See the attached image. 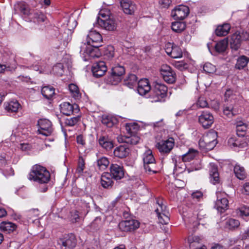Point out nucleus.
<instances>
[{
    "instance_id": "nucleus-30",
    "label": "nucleus",
    "mask_w": 249,
    "mask_h": 249,
    "mask_svg": "<svg viewBox=\"0 0 249 249\" xmlns=\"http://www.w3.org/2000/svg\"><path fill=\"white\" fill-rule=\"evenodd\" d=\"M101 183L104 188L111 187L113 183L112 178L108 172L104 173L101 178Z\"/></svg>"
},
{
    "instance_id": "nucleus-58",
    "label": "nucleus",
    "mask_w": 249,
    "mask_h": 249,
    "mask_svg": "<svg viewBox=\"0 0 249 249\" xmlns=\"http://www.w3.org/2000/svg\"><path fill=\"white\" fill-rule=\"evenodd\" d=\"M208 103L205 98L200 97L198 98L196 105L197 107L200 108L206 107L208 106Z\"/></svg>"
},
{
    "instance_id": "nucleus-9",
    "label": "nucleus",
    "mask_w": 249,
    "mask_h": 249,
    "mask_svg": "<svg viewBox=\"0 0 249 249\" xmlns=\"http://www.w3.org/2000/svg\"><path fill=\"white\" fill-rule=\"evenodd\" d=\"M175 145L174 139L171 137L166 140H162L156 144V147L162 154L168 155Z\"/></svg>"
},
{
    "instance_id": "nucleus-38",
    "label": "nucleus",
    "mask_w": 249,
    "mask_h": 249,
    "mask_svg": "<svg viewBox=\"0 0 249 249\" xmlns=\"http://www.w3.org/2000/svg\"><path fill=\"white\" fill-rule=\"evenodd\" d=\"M197 151L194 149H189L188 151L182 156V160L183 162H189L194 159L197 155Z\"/></svg>"
},
{
    "instance_id": "nucleus-31",
    "label": "nucleus",
    "mask_w": 249,
    "mask_h": 249,
    "mask_svg": "<svg viewBox=\"0 0 249 249\" xmlns=\"http://www.w3.org/2000/svg\"><path fill=\"white\" fill-rule=\"evenodd\" d=\"M228 205L229 201L227 198H218L215 202V207L218 211L222 213L228 209Z\"/></svg>"
},
{
    "instance_id": "nucleus-61",
    "label": "nucleus",
    "mask_w": 249,
    "mask_h": 249,
    "mask_svg": "<svg viewBox=\"0 0 249 249\" xmlns=\"http://www.w3.org/2000/svg\"><path fill=\"white\" fill-rule=\"evenodd\" d=\"M234 94L233 91L230 89H227L224 94L225 101H231V100L234 98Z\"/></svg>"
},
{
    "instance_id": "nucleus-11",
    "label": "nucleus",
    "mask_w": 249,
    "mask_h": 249,
    "mask_svg": "<svg viewBox=\"0 0 249 249\" xmlns=\"http://www.w3.org/2000/svg\"><path fill=\"white\" fill-rule=\"evenodd\" d=\"M37 124L39 127L37 131L39 134L49 136L53 132L52 123L48 119H41L38 121Z\"/></svg>"
},
{
    "instance_id": "nucleus-6",
    "label": "nucleus",
    "mask_w": 249,
    "mask_h": 249,
    "mask_svg": "<svg viewBox=\"0 0 249 249\" xmlns=\"http://www.w3.org/2000/svg\"><path fill=\"white\" fill-rule=\"evenodd\" d=\"M249 39V33L244 30L237 31L231 37L230 45L232 50L237 51L243 41Z\"/></svg>"
},
{
    "instance_id": "nucleus-37",
    "label": "nucleus",
    "mask_w": 249,
    "mask_h": 249,
    "mask_svg": "<svg viewBox=\"0 0 249 249\" xmlns=\"http://www.w3.org/2000/svg\"><path fill=\"white\" fill-rule=\"evenodd\" d=\"M186 28V24L183 21H175L171 25L172 30L177 33H181Z\"/></svg>"
},
{
    "instance_id": "nucleus-63",
    "label": "nucleus",
    "mask_w": 249,
    "mask_h": 249,
    "mask_svg": "<svg viewBox=\"0 0 249 249\" xmlns=\"http://www.w3.org/2000/svg\"><path fill=\"white\" fill-rule=\"evenodd\" d=\"M85 168V162L82 158H80L78 161V166L76 169V172L79 173L83 172Z\"/></svg>"
},
{
    "instance_id": "nucleus-33",
    "label": "nucleus",
    "mask_w": 249,
    "mask_h": 249,
    "mask_svg": "<svg viewBox=\"0 0 249 249\" xmlns=\"http://www.w3.org/2000/svg\"><path fill=\"white\" fill-rule=\"evenodd\" d=\"M16 228V225L10 222L4 221L0 223V231L7 233L13 232Z\"/></svg>"
},
{
    "instance_id": "nucleus-20",
    "label": "nucleus",
    "mask_w": 249,
    "mask_h": 249,
    "mask_svg": "<svg viewBox=\"0 0 249 249\" xmlns=\"http://www.w3.org/2000/svg\"><path fill=\"white\" fill-rule=\"evenodd\" d=\"M107 71V67L104 61H99L94 64L92 72L94 76L100 77L103 76Z\"/></svg>"
},
{
    "instance_id": "nucleus-48",
    "label": "nucleus",
    "mask_w": 249,
    "mask_h": 249,
    "mask_svg": "<svg viewBox=\"0 0 249 249\" xmlns=\"http://www.w3.org/2000/svg\"><path fill=\"white\" fill-rule=\"evenodd\" d=\"M61 45L63 47H66L68 43L71 41V35H69V33L64 32L61 36L60 38Z\"/></svg>"
},
{
    "instance_id": "nucleus-21",
    "label": "nucleus",
    "mask_w": 249,
    "mask_h": 249,
    "mask_svg": "<svg viewBox=\"0 0 249 249\" xmlns=\"http://www.w3.org/2000/svg\"><path fill=\"white\" fill-rule=\"evenodd\" d=\"M102 41L103 39L101 35L96 31H90L87 36V45H91L94 44L100 45V44L102 42Z\"/></svg>"
},
{
    "instance_id": "nucleus-22",
    "label": "nucleus",
    "mask_w": 249,
    "mask_h": 249,
    "mask_svg": "<svg viewBox=\"0 0 249 249\" xmlns=\"http://www.w3.org/2000/svg\"><path fill=\"white\" fill-rule=\"evenodd\" d=\"M111 177L117 180L122 178L124 176L123 167L117 164H112L110 166V173Z\"/></svg>"
},
{
    "instance_id": "nucleus-7",
    "label": "nucleus",
    "mask_w": 249,
    "mask_h": 249,
    "mask_svg": "<svg viewBox=\"0 0 249 249\" xmlns=\"http://www.w3.org/2000/svg\"><path fill=\"white\" fill-rule=\"evenodd\" d=\"M156 203L158 206L155 210V212L157 214L159 223L162 224H168L170 220L169 213L166 206L163 204L161 199H156Z\"/></svg>"
},
{
    "instance_id": "nucleus-60",
    "label": "nucleus",
    "mask_w": 249,
    "mask_h": 249,
    "mask_svg": "<svg viewBox=\"0 0 249 249\" xmlns=\"http://www.w3.org/2000/svg\"><path fill=\"white\" fill-rule=\"evenodd\" d=\"M53 71L58 75H62L63 72L62 64L61 63L56 64L53 67Z\"/></svg>"
},
{
    "instance_id": "nucleus-64",
    "label": "nucleus",
    "mask_w": 249,
    "mask_h": 249,
    "mask_svg": "<svg viewBox=\"0 0 249 249\" xmlns=\"http://www.w3.org/2000/svg\"><path fill=\"white\" fill-rule=\"evenodd\" d=\"M192 196L194 200L200 201L203 198V194L201 191H197L192 193Z\"/></svg>"
},
{
    "instance_id": "nucleus-19",
    "label": "nucleus",
    "mask_w": 249,
    "mask_h": 249,
    "mask_svg": "<svg viewBox=\"0 0 249 249\" xmlns=\"http://www.w3.org/2000/svg\"><path fill=\"white\" fill-rule=\"evenodd\" d=\"M97 22L102 28L106 30L114 31L117 27V23L115 20L110 18L107 19H102L98 18Z\"/></svg>"
},
{
    "instance_id": "nucleus-27",
    "label": "nucleus",
    "mask_w": 249,
    "mask_h": 249,
    "mask_svg": "<svg viewBox=\"0 0 249 249\" xmlns=\"http://www.w3.org/2000/svg\"><path fill=\"white\" fill-rule=\"evenodd\" d=\"M209 172L211 181L213 184L219 182V173L217 166L214 163H210L209 166Z\"/></svg>"
},
{
    "instance_id": "nucleus-35",
    "label": "nucleus",
    "mask_w": 249,
    "mask_h": 249,
    "mask_svg": "<svg viewBox=\"0 0 249 249\" xmlns=\"http://www.w3.org/2000/svg\"><path fill=\"white\" fill-rule=\"evenodd\" d=\"M42 95L47 99H50L55 94V89L51 86H45L41 89Z\"/></svg>"
},
{
    "instance_id": "nucleus-40",
    "label": "nucleus",
    "mask_w": 249,
    "mask_h": 249,
    "mask_svg": "<svg viewBox=\"0 0 249 249\" xmlns=\"http://www.w3.org/2000/svg\"><path fill=\"white\" fill-rule=\"evenodd\" d=\"M137 83V77L135 74H129L124 80V85L132 88Z\"/></svg>"
},
{
    "instance_id": "nucleus-51",
    "label": "nucleus",
    "mask_w": 249,
    "mask_h": 249,
    "mask_svg": "<svg viewBox=\"0 0 249 249\" xmlns=\"http://www.w3.org/2000/svg\"><path fill=\"white\" fill-rule=\"evenodd\" d=\"M247 130L246 125L242 122H239L236 125V133L239 136H244Z\"/></svg>"
},
{
    "instance_id": "nucleus-42",
    "label": "nucleus",
    "mask_w": 249,
    "mask_h": 249,
    "mask_svg": "<svg viewBox=\"0 0 249 249\" xmlns=\"http://www.w3.org/2000/svg\"><path fill=\"white\" fill-rule=\"evenodd\" d=\"M240 222L233 218L227 219L225 222V227L230 230H234L238 228Z\"/></svg>"
},
{
    "instance_id": "nucleus-49",
    "label": "nucleus",
    "mask_w": 249,
    "mask_h": 249,
    "mask_svg": "<svg viewBox=\"0 0 249 249\" xmlns=\"http://www.w3.org/2000/svg\"><path fill=\"white\" fill-rule=\"evenodd\" d=\"M143 166L145 172L149 175L155 174L158 172V169L156 165V163L143 164Z\"/></svg>"
},
{
    "instance_id": "nucleus-32",
    "label": "nucleus",
    "mask_w": 249,
    "mask_h": 249,
    "mask_svg": "<svg viewBox=\"0 0 249 249\" xmlns=\"http://www.w3.org/2000/svg\"><path fill=\"white\" fill-rule=\"evenodd\" d=\"M230 29V24L228 23H225L223 25L218 26L215 31V33L216 35L217 36H225L229 33Z\"/></svg>"
},
{
    "instance_id": "nucleus-12",
    "label": "nucleus",
    "mask_w": 249,
    "mask_h": 249,
    "mask_svg": "<svg viewBox=\"0 0 249 249\" xmlns=\"http://www.w3.org/2000/svg\"><path fill=\"white\" fill-rule=\"evenodd\" d=\"M160 73L164 80L167 83L172 84L176 81V73L168 65H162L160 70Z\"/></svg>"
},
{
    "instance_id": "nucleus-24",
    "label": "nucleus",
    "mask_w": 249,
    "mask_h": 249,
    "mask_svg": "<svg viewBox=\"0 0 249 249\" xmlns=\"http://www.w3.org/2000/svg\"><path fill=\"white\" fill-rule=\"evenodd\" d=\"M151 86L147 79H142L138 82L137 91L142 95H145L149 92Z\"/></svg>"
},
{
    "instance_id": "nucleus-23",
    "label": "nucleus",
    "mask_w": 249,
    "mask_h": 249,
    "mask_svg": "<svg viewBox=\"0 0 249 249\" xmlns=\"http://www.w3.org/2000/svg\"><path fill=\"white\" fill-rule=\"evenodd\" d=\"M87 199H81L78 200V209L81 215L85 216L90 211L89 203L88 200L91 199L90 197L86 196Z\"/></svg>"
},
{
    "instance_id": "nucleus-29",
    "label": "nucleus",
    "mask_w": 249,
    "mask_h": 249,
    "mask_svg": "<svg viewBox=\"0 0 249 249\" xmlns=\"http://www.w3.org/2000/svg\"><path fill=\"white\" fill-rule=\"evenodd\" d=\"M5 109L9 113H16L21 107L17 101H11L4 104Z\"/></svg>"
},
{
    "instance_id": "nucleus-8",
    "label": "nucleus",
    "mask_w": 249,
    "mask_h": 249,
    "mask_svg": "<svg viewBox=\"0 0 249 249\" xmlns=\"http://www.w3.org/2000/svg\"><path fill=\"white\" fill-rule=\"evenodd\" d=\"M125 73L124 66L117 65L111 68L110 76L107 79V82L111 85L117 84L122 79Z\"/></svg>"
},
{
    "instance_id": "nucleus-5",
    "label": "nucleus",
    "mask_w": 249,
    "mask_h": 249,
    "mask_svg": "<svg viewBox=\"0 0 249 249\" xmlns=\"http://www.w3.org/2000/svg\"><path fill=\"white\" fill-rule=\"evenodd\" d=\"M217 133L215 131H210L199 141L200 147L207 150L213 149L217 144Z\"/></svg>"
},
{
    "instance_id": "nucleus-4",
    "label": "nucleus",
    "mask_w": 249,
    "mask_h": 249,
    "mask_svg": "<svg viewBox=\"0 0 249 249\" xmlns=\"http://www.w3.org/2000/svg\"><path fill=\"white\" fill-rule=\"evenodd\" d=\"M167 94V87L160 82L156 81L154 83V87L152 89L150 97L152 102H161L166 97Z\"/></svg>"
},
{
    "instance_id": "nucleus-54",
    "label": "nucleus",
    "mask_w": 249,
    "mask_h": 249,
    "mask_svg": "<svg viewBox=\"0 0 249 249\" xmlns=\"http://www.w3.org/2000/svg\"><path fill=\"white\" fill-rule=\"evenodd\" d=\"M228 145L231 147H240L241 143L236 137H231L228 140Z\"/></svg>"
},
{
    "instance_id": "nucleus-16",
    "label": "nucleus",
    "mask_w": 249,
    "mask_h": 249,
    "mask_svg": "<svg viewBox=\"0 0 249 249\" xmlns=\"http://www.w3.org/2000/svg\"><path fill=\"white\" fill-rule=\"evenodd\" d=\"M165 50L167 54L174 58H180L182 56L181 49L178 46L168 43L165 45Z\"/></svg>"
},
{
    "instance_id": "nucleus-45",
    "label": "nucleus",
    "mask_w": 249,
    "mask_h": 249,
    "mask_svg": "<svg viewBox=\"0 0 249 249\" xmlns=\"http://www.w3.org/2000/svg\"><path fill=\"white\" fill-rule=\"evenodd\" d=\"M69 89L71 96L75 99H78L81 97L78 87L74 84H71L69 86Z\"/></svg>"
},
{
    "instance_id": "nucleus-18",
    "label": "nucleus",
    "mask_w": 249,
    "mask_h": 249,
    "mask_svg": "<svg viewBox=\"0 0 249 249\" xmlns=\"http://www.w3.org/2000/svg\"><path fill=\"white\" fill-rule=\"evenodd\" d=\"M60 109L61 112L67 116H70L74 112L77 113L79 111L77 105H72L69 102H64L60 104Z\"/></svg>"
},
{
    "instance_id": "nucleus-50",
    "label": "nucleus",
    "mask_w": 249,
    "mask_h": 249,
    "mask_svg": "<svg viewBox=\"0 0 249 249\" xmlns=\"http://www.w3.org/2000/svg\"><path fill=\"white\" fill-rule=\"evenodd\" d=\"M223 113L228 118H231L234 116L236 112L232 106H225L223 108Z\"/></svg>"
},
{
    "instance_id": "nucleus-14",
    "label": "nucleus",
    "mask_w": 249,
    "mask_h": 249,
    "mask_svg": "<svg viewBox=\"0 0 249 249\" xmlns=\"http://www.w3.org/2000/svg\"><path fill=\"white\" fill-rule=\"evenodd\" d=\"M188 6L180 5L176 7L171 12V16L176 20H183L189 14Z\"/></svg>"
},
{
    "instance_id": "nucleus-3",
    "label": "nucleus",
    "mask_w": 249,
    "mask_h": 249,
    "mask_svg": "<svg viewBox=\"0 0 249 249\" xmlns=\"http://www.w3.org/2000/svg\"><path fill=\"white\" fill-rule=\"evenodd\" d=\"M20 11L24 15L28 17L31 21L35 23L40 24L46 19V17L41 12L31 10L26 5L23 4L20 6Z\"/></svg>"
},
{
    "instance_id": "nucleus-34",
    "label": "nucleus",
    "mask_w": 249,
    "mask_h": 249,
    "mask_svg": "<svg viewBox=\"0 0 249 249\" xmlns=\"http://www.w3.org/2000/svg\"><path fill=\"white\" fill-rule=\"evenodd\" d=\"M109 164V161L107 158L101 157L98 158L96 161L97 168L101 171L106 170Z\"/></svg>"
},
{
    "instance_id": "nucleus-47",
    "label": "nucleus",
    "mask_w": 249,
    "mask_h": 249,
    "mask_svg": "<svg viewBox=\"0 0 249 249\" xmlns=\"http://www.w3.org/2000/svg\"><path fill=\"white\" fill-rule=\"evenodd\" d=\"M143 161V164L155 163V159L152 155L151 151H148L144 154Z\"/></svg>"
},
{
    "instance_id": "nucleus-53",
    "label": "nucleus",
    "mask_w": 249,
    "mask_h": 249,
    "mask_svg": "<svg viewBox=\"0 0 249 249\" xmlns=\"http://www.w3.org/2000/svg\"><path fill=\"white\" fill-rule=\"evenodd\" d=\"M114 48L111 45H108L105 48L104 54L108 58H112L114 56Z\"/></svg>"
},
{
    "instance_id": "nucleus-26",
    "label": "nucleus",
    "mask_w": 249,
    "mask_h": 249,
    "mask_svg": "<svg viewBox=\"0 0 249 249\" xmlns=\"http://www.w3.org/2000/svg\"><path fill=\"white\" fill-rule=\"evenodd\" d=\"M130 150L125 145H120L116 147L113 151L115 157L119 159H123L128 156Z\"/></svg>"
},
{
    "instance_id": "nucleus-39",
    "label": "nucleus",
    "mask_w": 249,
    "mask_h": 249,
    "mask_svg": "<svg viewBox=\"0 0 249 249\" xmlns=\"http://www.w3.org/2000/svg\"><path fill=\"white\" fill-rule=\"evenodd\" d=\"M228 44V38H225L216 43L214 46L215 51L221 53L225 51Z\"/></svg>"
},
{
    "instance_id": "nucleus-41",
    "label": "nucleus",
    "mask_w": 249,
    "mask_h": 249,
    "mask_svg": "<svg viewBox=\"0 0 249 249\" xmlns=\"http://www.w3.org/2000/svg\"><path fill=\"white\" fill-rule=\"evenodd\" d=\"M234 172L236 177L239 179H244L247 176L246 171L243 167L236 164L234 168Z\"/></svg>"
},
{
    "instance_id": "nucleus-56",
    "label": "nucleus",
    "mask_w": 249,
    "mask_h": 249,
    "mask_svg": "<svg viewBox=\"0 0 249 249\" xmlns=\"http://www.w3.org/2000/svg\"><path fill=\"white\" fill-rule=\"evenodd\" d=\"M203 70L207 73H213L215 70V67L210 63H206L203 66Z\"/></svg>"
},
{
    "instance_id": "nucleus-28",
    "label": "nucleus",
    "mask_w": 249,
    "mask_h": 249,
    "mask_svg": "<svg viewBox=\"0 0 249 249\" xmlns=\"http://www.w3.org/2000/svg\"><path fill=\"white\" fill-rule=\"evenodd\" d=\"M99 143L101 146L106 150H110L113 147V143L107 136H101L98 140Z\"/></svg>"
},
{
    "instance_id": "nucleus-43",
    "label": "nucleus",
    "mask_w": 249,
    "mask_h": 249,
    "mask_svg": "<svg viewBox=\"0 0 249 249\" xmlns=\"http://www.w3.org/2000/svg\"><path fill=\"white\" fill-rule=\"evenodd\" d=\"M249 62V58L245 55H242L237 60L235 68L238 70L244 68Z\"/></svg>"
},
{
    "instance_id": "nucleus-17",
    "label": "nucleus",
    "mask_w": 249,
    "mask_h": 249,
    "mask_svg": "<svg viewBox=\"0 0 249 249\" xmlns=\"http://www.w3.org/2000/svg\"><path fill=\"white\" fill-rule=\"evenodd\" d=\"M117 139L120 143H126L132 145L137 144L140 141V138L137 134L120 135L118 136Z\"/></svg>"
},
{
    "instance_id": "nucleus-15",
    "label": "nucleus",
    "mask_w": 249,
    "mask_h": 249,
    "mask_svg": "<svg viewBox=\"0 0 249 249\" xmlns=\"http://www.w3.org/2000/svg\"><path fill=\"white\" fill-rule=\"evenodd\" d=\"M77 241L73 234L67 235L60 240L59 244L61 249H73L76 245Z\"/></svg>"
},
{
    "instance_id": "nucleus-25",
    "label": "nucleus",
    "mask_w": 249,
    "mask_h": 249,
    "mask_svg": "<svg viewBox=\"0 0 249 249\" xmlns=\"http://www.w3.org/2000/svg\"><path fill=\"white\" fill-rule=\"evenodd\" d=\"M120 4L124 12L126 14H133L136 9V4L130 0H121Z\"/></svg>"
},
{
    "instance_id": "nucleus-2",
    "label": "nucleus",
    "mask_w": 249,
    "mask_h": 249,
    "mask_svg": "<svg viewBox=\"0 0 249 249\" xmlns=\"http://www.w3.org/2000/svg\"><path fill=\"white\" fill-rule=\"evenodd\" d=\"M101 45L94 44L87 45L85 43L81 47L80 52L83 55L85 61H90L93 59L99 57L101 53L99 47Z\"/></svg>"
},
{
    "instance_id": "nucleus-46",
    "label": "nucleus",
    "mask_w": 249,
    "mask_h": 249,
    "mask_svg": "<svg viewBox=\"0 0 249 249\" xmlns=\"http://www.w3.org/2000/svg\"><path fill=\"white\" fill-rule=\"evenodd\" d=\"M139 125L137 123H127L125 125V129L127 132V134H137L139 130Z\"/></svg>"
},
{
    "instance_id": "nucleus-13",
    "label": "nucleus",
    "mask_w": 249,
    "mask_h": 249,
    "mask_svg": "<svg viewBox=\"0 0 249 249\" xmlns=\"http://www.w3.org/2000/svg\"><path fill=\"white\" fill-rule=\"evenodd\" d=\"M198 122L203 128L207 129L213 124L214 117L209 111H203L198 116Z\"/></svg>"
},
{
    "instance_id": "nucleus-62",
    "label": "nucleus",
    "mask_w": 249,
    "mask_h": 249,
    "mask_svg": "<svg viewBox=\"0 0 249 249\" xmlns=\"http://www.w3.org/2000/svg\"><path fill=\"white\" fill-rule=\"evenodd\" d=\"M79 213L78 210H74L71 212V220L72 222H76L79 219Z\"/></svg>"
},
{
    "instance_id": "nucleus-44",
    "label": "nucleus",
    "mask_w": 249,
    "mask_h": 249,
    "mask_svg": "<svg viewBox=\"0 0 249 249\" xmlns=\"http://www.w3.org/2000/svg\"><path fill=\"white\" fill-rule=\"evenodd\" d=\"M199 238L197 236L189 237L188 241L190 243V248L191 249H205L204 247L199 245Z\"/></svg>"
},
{
    "instance_id": "nucleus-57",
    "label": "nucleus",
    "mask_w": 249,
    "mask_h": 249,
    "mask_svg": "<svg viewBox=\"0 0 249 249\" xmlns=\"http://www.w3.org/2000/svg\"><path fill=\"white\" fill-rule=\"evenodd\" d=\"M173 65L178 70L182 71L187 68L188 65L184 61H174Z\"/></svg>"
},
{
    "instance_id": "nucleus-55",
    "label": "nucleus",
    "mask_w": 249,
    "mask_h": 249,
    "mask_svg": "<svg viewBox=\"0 0 249 249\" xmlns=\"http://www.w3.org/2000/svg\"><path fill=\"white\" fill-rule=\"evenodd\" d=\"M16 68L17 65L16 63L12 64L11 66L0 64V73L4 72L5 71H14Z\"/></svg>"
},
{
    "instance_id": "nucleus-59",
    "label": "nucleus",
    "mask_w": 249,
    "mask_h": 249,
    "mask_svg": "<svg viewBox=\"0 0 249 249\" xmlns=\"http://www.w3.org/2000/svg\"><path fill=\"white\" fill-rule=\"evenodd\" d=\"M238 214L241 216H249V207L243 206L239 209Z\"/></svg>"
},
{
    "instance_id": "nucleus-1",
    "label": "nucleus",
    "mask_w": 249,
    "mask_h": 249,
    "mask_svg": "<svg viewBox=\"0 0 249 249\" xmlns=\"http://www.w3.org/2000/svg\"><path fill=\"white\" fill-rule=\"evenodd\" d=\"M28 178L39 184H46L50 180V174L45 167L36 164L32 167Z\"/></svg>"
},
{
    "instance_id": "nucleus-10",
    "label": "nucleus",
    "mask_w": 249,
    "mask_h": 249,
    "mask_svg": "<svg viewBox=\"0 0 249 249\" xmlns=\"http://www.w3.org/2000/svg\"><path fill=\"white\" fill-rule=\"evenodd\" d=\"M140 227V222L134 219L121 221L118 225L119 229L124 232H129L136 230Z\"/></svg>"
},
{
    "instance_id": "nucleus-36",
    "label": "nucleus",
    "mask_w": 249,
    "mask_h": 249,
    "mask_svg": "<svg viewBox=\"0 0 249 249\" xmlns=\"http://www.w3.org/2000/svg\"><path fill=\"white\" fill-rule=\"evenodd\" d=\"M117 122L116 118L111 115H103L102 116V124L108 127H112Z\"/></svg>"
},
{
    "instance_id": "nucleus-52",
    "label": "nucleus",
    "mask_w": 249,
    "mask_h": 249,
    "mask_svg": "<svg viewBox=\"0 0 249 249\" xmlns=\"http://www.w3.org/2000/svg\"><path fill=\"white\" fill-rule=\"evenodd\" d=\"M80 120V116L78 115L71 118H67L65 121L66 125L73 126L75 125Z\"/></svg>"
}]
</instances>
